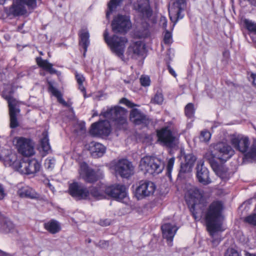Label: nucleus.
<instances>
[{
  "mask_svg": "<svg viewBox=\"0 0 256 256\" xmlns=\"http://www.w3.org/2000/svg\"><path fill=\"white\" fill-rule=\"evenodd\" d=\"M190 210L195 220H200L204 214L206 229L212 238V242L218 244L220 240L214 238L215 234L220 231L222 225L223 204L218 200L214 201L204 210L207 206L202 190L191 186L186 194Z\"/></svg>",
  "mask_w": 256,
  "mask_h": 256,
  "instance_id": "nucleus-1",
  "label": "nucleus"
},
{
  "mask_svg": "<svg viewBox=\"0 0 256 256\" xmlns=\"http://www.w3.org/2000/svg\"><path fill=\"white\" fill-rule=\"evenodd\" d=\"M104 118L111 120L116 130H126L128 128L127 111L120 106H115L108 108L100 114Z\"/></svg>",
  "mask_w": 256,
  "mask_h": 256,
  "instance_id": "nucleus-2",
  "label": "nucleus"
},
{
  "mask_svg": "<svg viewBox=\"0 0 256 256\" xmlns=\"http://www.w3.org/2000/svg\"><path fill=\"white\" fill-rule=\"evenodd\" d=\"M156 142L164 148L172 149L178 146L180 134L176 130L170 126H164L156 131Z\"/></svg>",
  "mask_w": 256,
  "mask_h": 256,
  "instance_id": "nucleus-3",
  "label": "nucleus"
},
{
  "mask_svg": "<svg viewBox=\"0 0 256 256\" xmlns=\"http://www.w3.org/2000/svg\"><path fill=\"white\" fill-rule=\"evenodd\" d=\"M26 6L28 10H34L37 6L36 0H16L10 8H4V10L9 16H22L27 12Z\"/></svg>",
  "mask_w": 256,
  "mask_h": 256,
  "instance_id": "nucleus-4",
  "label": "nucleus"
},
{
  "mask_svg": "<svg viewBox=\"0 0 256 256\" xmlns=\"http://www.w3.org/2000/svg\"><path fill=\"white\" fill-rule=\"evenodd\" d=\"M108 30H106L104 33L106 42L109 46L113 53L123 60L126 44L128 42L127 38L125 36H118L116 34L110 38H108Z\"/></svg>",
  "mask_w": 256,
  "mask_h": 256,
  "instance_id": "nucleus-5",
  "label": "nucleus"
},
{
  "mask_svg": "<svg viewBox=\"0 0 256 256\" xmlns=\"http://www.w3.org/2000/svg\"><path fill=\"white\" fill-rule=\"evenodd\" d=\"M140 170L150 174H158L164 168V163L155 156H146L140 161Z\"/></svg>",
  "mask_w": 256,
  "mask_h": 256,
  "instance_id": "nucleus-6",
  "label": "nucleus"
},
{
  "mask_svg": "<svg viewBox=\"0 0 256 256\" xmlns=\"http://www.w3.org/2000/svg\"><path fill=\"white\" fill-rule=\"evenodd\" d=\"M112 30L114 33L126 34L132 27L129 16L118 14L112 22Z\"/></svg>",
  "mask_w": 256,
  "mask_h": 256,
  "instance_id": "nucleus-7",
  "label": "nucleus"
},
{
  "mask_svg": "<svg viewBox=\"0 0 256 256\" xmlns=\"http://www.w3.org/2000/svg\"><path fill=\"white\" fill-rule=\"evenodd\" d=\"M111 132L110 124L107 120H102L93 123L90 130V134L92 136L100 138L108 136Z\"/></svg>",
  "mask_w": 256,
  "mask_h": 256,
  "instance_id": "nucleus-8",
  "label": "nucleus"
},
{
  "mask_svg": "<svg viewBox=\"0 0 256 256\" xmlns=\"http://www.w3.org/2000/svg\"><path fill=\"white\" fill-rule=\"evenodd\" d=\"M70 194L77 200H86L90 196V190L82 183L73 182L69 185Z\"/></svg>",
  "mask_w": 256,
  "mask_h": 256,
  "instance_id": "nucleus-9",
  "label": "nucleus"
},
{
  "mask_svg": "<svg viewBox=\"0 0 256 256\" xmlns=\"http://www.w3.org/2000/svg\"><path fill=\"white\" fill-rule=\"evenodd\" d=\"M116 175L122 178H128L134 174V166L132 163L126 159L118 160L114 166Z\"/></svg>",
  "mask_w": 256,
  "mask_h": 256,
  "instance_id": "nucleus-10",
  "label": "nucleus"
},
{
  "mask_svg": "<svg viewBox=\"0 0 256 256\" xmlns=\"http://www.w3.org/2000/svg\"><path fill=\"white\" fill-rule=\"evenodd\" d=\"M186 7V0H176L173 6L168 10L170 20L176 24L178 20L184 18L183 12Z\"/></svg>",
  "mask_w": 256,
  "mask_h": 256,
  "instance_id": "nucleus-11",
  "label": "nucleus"
},
{
  "mask_svg": "<svg viewBox=\"0 0 256 256\" xmlns=\"http://www.w3.org/2000/svg\"><path fill=\"white\" fill-rule=\"evenodd\" d=\"M216 158L224 162H226L234 154V151L232 146L226 143L220 142L214 146Z\"/></svg>",
  "mask_w": 256,
  "mask_h": 256,
  "instance_id": "nucleus-12",
  "label": "nucleus"
},
{
  "mask_svg": "<svg viewBox=\"0 0 256 256\" xmlns=\"http://www.w3.org/2000/svg\"><path fill=\"white\" fill-rule=\"evenodd\" d=\"M16 146L18 152L23 156H30L34 154V142L30 138H18Z\"/></svg>",
  "mask_w": 256,
  "mask_h": 256,
  "instance_id": "nucleus-13",
  "label": "nucleus"
},
{
  "mask_svg": "<svg viewBox=\"0 0 256 256\" xmlns=\"http://www.w3.org/2000/svg\"><path fill=\"white\" fill-rule=\"evenodd\" d=\"M133 8L139 12L143 18L151 17L152 10L150 6L149 0H132Z\"/></svg>",
  "mask_w": 256,
  "mask_h": 256,
  "instance_id": "nucleus-14",
  "label": "nucleus"
},
{
  "mask_svg": "<svg viewBox=\"0 0 256 256\" xmlns=\"http://www.w3.org/2000/svg\"><path fill=\"white\" fill-rule=\"evenodd\" d=\"M156 188L154 184L150 181H140L136 189V196L138 199L148 196L154 193Z\"/></svg>",
  "mask_w": 256,
  "mask_h": 256,
  "instance_id": "nucleus-15",
  "label": "nucleus"
},
{
  "mask_svg": "<svg viewBox=\"0 0 256 256\" xmlns=\"http://www.w3.org/2000/svg\"><path fill=\"white\" fill-rule=\"evenodd\" d=\"M40 168V164L35 158H28L21 161L19 172L22 174H31L38 172Z\"/></svg>",
  "mask_w": 256,
  "mask_h": 256,
  "instance_id": "nucleus-16",
  "label": "nucleus"
},
{
  "mask_svg": "<svg viewBox=\"0 0 256 256\" xmlns=\"http://www.w3.org/2000/svg\"><path fill=\"white\" fill-rule=\"evenodd\" d=\"M230 142L236 150L244 154L245 158V154L248 150L250 144L248 138L241 134L234 135L231 138Z\"/></svg>",
  "mask_w": 256,
  "mask_h": 256,
  "instance_id": "nucleus-17",
  "label": "nucleus"
},
{
  "mask_svg": "<svg viewBox=\"0 0 256 256\" xmlns=\"http://www.w3.org/2000/svg\"><path fill=\"white\" fill-rule=\"evenodd\" d=\"M105 193L118 201H121L126 196V188L124 186L114 184L105 188Z\"/></svg>",
  "mask_w": 256,
  "mask_h": 256,
  "instance_id": "nucleus-18",
  "label": "nucleus"
},
{
  "mask_svg": "<svg viewBox=\"0 0 256 256\" xmlns=\"http://www.w3.org/2000/svg\"><path fill=\"white\" fill-rule=\"evenodd\" d=\"M204 160L209 163L212 169L217 175L220 176H222L224 168L216 160V153L213 154L212 151H208L204 154Z\"/></svg>",
  "mask_w": 256,
  "mask_h": 256,
  "instance_id": "nucleus-19",
  "label": "nucleus"
},
{
  "mask_svg": "<svg viewBox=\"0 0 256 256\" xmlns=\"http://www.w3.org/2000/svg\"><path fill=\"white\" fill-rule=\"evenodd\" d=\"M196 177L198 182L204 185H208L212 182L208 169L204 166V162H200L196 166Z\"/></svg>",
  "mask_w": 256,
  "mask_h": 256,
  "instance_id": "nucleus-20",
  "label": "nucleus"
},
{
  "mask_svg": "<svg viewBox=\"0 0 256 256\" xmlns=\"http://www.w3.org/2000/svg\"><path fill=\"white\" fill-rule=\"evenodd\" d=\"M161 229L164 238L166 240L168 245L169 246H172L173 238L178 228L175 226L167 223L162 225Z\"/></svg>",
  "mask_w": 256,
  "mask_h": 256,
  "instance_id": "nucleus-21",
  "label": "nucleus"
},
{
  "mask_svg": "<svg viewBox=\"0 0 256 256\" xmlns=\"http://www.w3.org/2000/svg\"><path fill=\"white\" fill-rule=\"evenodd\" d=\"M130 118L136 125H148L150 122L148 116L137 108H134L130 111Z\"/></svg>",
  "mask_w": 256,
  "mask_h": 256,
  "instance_id": "nucleus-22",
  "label": "nucleus"
},
{
  "mask_svg": "<svg viewBox=\"0 0 256 256\" xmlns=\"http://www.w3.org/2000/svg\"><path fill=\"white\" fill-rule=\"evenodd\" d=\"M144 51V46L140 42H137L128 48L126 54L128 58L137 59L142 56Z\"/></svg>",
  "mask_w": 256,
  "mask_h": 256,
  "instance_id": "nucleus-23",
  "label": "nucleus"
},
{
  "mask_svg": "<svg viewBox=\"0 0 256 256\" xmlns=\"http://www.w3.org/2000/svg\"><path fill=\"white\" fill-rule=\"evenodd\" d=\"M80 170L84 174V179L88 182H94L98 180V176L94 170L90 168L86 162L80 164Z\"/></svg>",
  "mask_w": 256,
  "mask_h": 256,
  "instance_id": "nucleus-24",
  "label": "nucleus"
},
{
  "mask_svg": "<svg viewBox=\"0 0 256 256\" xmlns=\"http://www.w3.org/2000/svg\"><path fill=\"white\" fill-rule=\"evenodd\" d=\"M44 227L50 234H56L62 230L60 223L54 219L46 222L44 224Z\"/></svg>",
  "mask_w": 256,
  "mask_h": 256,
  "instance_id": "nucleus-25",
  "label": "nucleus"
},
{
  "mask_svg": "<svg viewBox=\"0 0 256 256\" xmlns=\"http://www.w3.org/2000/svg\"><path fill=\"white\" fill-rule=\"evenodd\" d=\"M106 148L102 144L92 142L90 147V151L91 155L94 158H98L102 156L105 152Z\"/></svg>",
  "mask_w": 256,
  "mask_h": 256,
  "instance_id": "nucleus-26",
  "label": "nucleus"
},
{
  "mask_svg": "<svg viewBox=\"0 0 256 256\" xmlns=\"http://www.w3.org/2000/svg\"><path fill=\"white\" fill-rule=\"evenodd\" d=\"M79 44L84 48V56H85L88 47L90 44V34L88 30L86 28L82 29L79 32Z\"/></svg>",
  "mask_w": 256,
  "mask_h": 256,
  "instance_id": "nucleus-27",
  "label": "nucleus"
},
{
  "mask_svg": "<svg viewBox=\"0 0 256 256\" xmlns=\"http://www.w3.org/2000/svg\"><path fill=\"white\" fill-rule=\"evenodd\" d=\"M12 92L10 91V94H7L4 92L2 96L4 98L8 101L9 107L10 112H18V110L16 108L18 101L12 96Z\"/></svg>",
  "mask_w": 256,
  "mask_h": 256,
  "instance_id": "nucleus-28",
  "label": "nucleus"
},
{
  "mask_svg": "<svg viewBox=\"0 0 256 256\" xmlns=\"http://www.w3.org/2000/svg\"><path fill=\"white\" fill-rule=\"evenodd\" d=\"M244 24L252 42H256V22L246 19L244 20Z\"/></svg>",
  "mask_w": 256,
  "mask_h": 256,
  "instance_id": "nucleus-29",
  "label": "nucleus"
},
{
  "mask_svg": "<svg viewBox=\"0 0 256 256\" xmlns=\"http://www.w3.org/2000/svg\"><path fill=\"white\" fill-rule=\"evenodd\" d=\"M36 62L40 67L48 72L50 74H55L57 70L52 68V64L50 63L48 60H44L42 58H37Z\"/></svg>",
  "mask_w": 256,
  "mask_h": 256,
  "instance_id": "nucleus-30",
  "label": "nucleus"
},
{
  "mask_svg": "<svg viewBox=\"0 0 256 256\" xmlns=\"http://www.w3.org/2000/svg\"><path fill=\"white\" fill-rule=\"evenodd\" d=\"M22 160H18L16 156H8L4 159V164L12 166L16 170L19 171Z\"/></svg>",
  "mask_w": 256,
  "mask_h": 256,
  "instance_id": "nucleus-31",
  "label": "nucleus"
},
{
  "mask_svg": "<svg viewBox=\"0 0 256 256\" xmlns=\"http://www.w3.org/2000/svg\"><path fill=\"white\" fill-rule=\"evenodd\" d=\"M18 194L22 198H35L38 196V194L34 190L28 186L24 187L20 190Z\"/></svg>",
  "mask_w": 256,
  "mask_h": 256,
  "instance_id": "nucleus-32",
  "label": "nucleus"
},
{
  "mask_svg": "<svg viewBox=\"0 0 256 256\" xmlns=\"http://www.w3.org/2000/svg\"><path fill=\"white\" fill-rule=\"evenodd\" d=\"M48 84L49 91L52 92L53 96L57 98L58 102L65 106H67V103L62 98L60 92L54 86L52 82L48 81Z\"/></svg>",
  "mask_w": 256,
  "mask_h": 256,
  "instance_id": "nucleus-33",
  "label": "nucleus"
},
{
  "mask_svg": "<svg viewBox=\"0 0 256 256\" xmlns=\"http://www.w3.org/2000/svg\"><path fill=\"white\" fill-rule=\"evenodd\" d=\"M123 0H110L108 4V10L106 12V17L108 19L112 12L116 10L118 6H120Z\"/></svg>",
  "mask_w": 256,
  "mask_h": 256,
  "instance_id": "nucleus-34",
  "label": "nucleus"
},
{
  "mask_svg": "<svg viewBox=\"0 0 256 256\" xmlns=\"http://www.w3.org/2000/svg\"><path fill=\"white\" fill-rule=\"evenodd\" d=\"M256 158V140H254L248 150L245 154V158L247 160H254Z\"/></svg>",
  "mask_w": 256,
  "mask_h": 256,
  "instance_id": "nucleus-35",
  "label": "nucleus"
},
{
  "mask_svg": "<svg viewBox=\"0 0 256 256\" xmlns=\"http://www.w3.org/2000/svg\"><path fill=\"white\" fill-rule=\"evenodd\" d=\"M97 199H102L104 198V194L100 188L93 187L90 190V194Z\"/></svg>",
  "mask_w": 256,
  "mask_h": 256,
  "instance_id": "nucleus-36",
  "label": "nucleus"
},
{
  "mask_svg": "<svg viewBox=\"0 0 256 256\" xmlns=\"http://www.w3.org/2000/svg\"><path fill=\"white\" fill-rule=\"evenodd\" d=\"M43 135L44 137L40 140L41 148L44 152H48L50 148L49 140L47 134H44Z\"/></svg>",
  "mask_w": 256,
  "mask_h": 256,
  "instance_id": "nucleus-37",
  "label": "nucleus"
},
{
  "mask_svg": "<svg viewBox=\"0 0 256 256\" xmlns=\"http://www.w3.org/2000/svg\"><path fill=\"white\" fill-rule=\"evenodd\" d=\"M184 162L188 165L193 167L196 160V157L192 154H188L184 156Z\"/></svg>",
  "mask_w": 256,
  "mask_h": 256,
  "instance_id": "nucleus-38",
  "label": "nucleus"
},
{
  "mask_svg": "<svg viewBox=\"0 0 256 256\" xmlns=\"http://www.w3.org/2000/svg\"><path fill=\"white\" fill-rule=\"evenodd\" d=\"M16 112H10V126L11 128H16L18 126V123L16 118Z\"/></svg>",
  "mask_w": 256,
  "mask_h": 256,
  "instance_id": "nucleus-39",
  "label": "nucleus"
},
{
  "mask_svg": "<svg viewBox=\"0 0 256 256\" xmlns=\"http://www.w3.org/2000/svg\"><path fill=\"white\" fill-rule=\"evenodd\" d=\"M185 114L189 118H191L194 114V104L192 103L188 104L185 107Z\"/></svg>",
  "mask_w": 256,
  "mask_h": 256,
  "instance_id": "nucleus-40",
  "label": "nucleus"
},
{
  "mask_svg": "<svg viewBox=\"0 0 256 256\" xmlns=\"http://www.w3.org/2000/svg\"><path fill=\"white\" fill-rule=\"evenodd\" d=\"M192 166L188 165L186 162H184L181 164L180 170H179L178 176L182 174L190 172L192 170Z\"/></svg>",
  "mask_w": 256,
  "mask_h": 256,
  "instance_id": "nucleus-41",
  "label": "nucleus"
},
{
  "mask_svg": "<svg viewBox=\"0 0 256 256\" xmlns=\"http://www.w3.org/2000/svg\"><path fill=\"white\" fill-rule=\"evenodd\" d=\"M163 100L164 98L162 94L161 93L157 92L151 100V102L154 104H160L163 102Z\"/></svg>",
  "mask_w": 256,
  "mask_h": 256,
  "instance_id": "nucleus-42",
  "label": "nucleus"
},
{
  "mask_svg": "<svg viewBox=\"0 0 256 256\" xmlns=\"http://www.w3.org/2000/svg\"><path fill=\"white\" fill-rule=\"evenodd\" d=\"M175 158L172 157L170 158L168 162L167 166H166V174L168 177L171 176V172L172 170V168L174 164Z\"/></svg>",
  "mask_w": 256,
  "mask_h": 256,
  "instance_id": "nucleus-43",
  "label": "nucleus"
},
{
  "mask_svg": "<svg viewBox=\"0 0 256 256\" xmlns=\"http://www.w3.org/2000/svg\"><path fill=\"white\" fill-rule=\"evenodd\" d=\"M211 136L210 133L208 131H202L200 133V140L202 142H208Z\"/></svg>",
  "mask_w": 256,
  "mask_h": 256,
  "instance_id": "nucleus-44",
  "label": "nucleus"
},
{
  "mask_svg": "<svg viewBox=\"0 0 256 256\" xmlns=\"http://www.w3.org/2000/svg\"><path fill=\"white\" fill-rule=\"evenodd\" d=\"M244 221L250 224L256 226V214H254L246 217Z\"/></svg>",
  "mask_w": 256,
  "mask_h": 256,
  "instance_id": "nucleus-45",
  "label": "nucleus"
},
{
  "mask_svg": "<svg viewBox=\"0 0 256 256\" xmlns=\"http://www.w3.org/2000/svg\"><path fill=\"white\" fill-rule=\"evenodd\" d=\"M120 103L124 104L130 108H132L135 106H136V104H134L133 102H132L124 98H122V99L120 100Z\"/></svg>",
  "mask_w": 256,
  "mask_h": 256,
  "instance_id": "nucleus-46",
  "label": "nucleus"
},
{
  "mask_svg": "<svg viewBox=\"0 0 256 256\" xmlns=\"http://www.w3.org/2000/svg\"><path fill=\"white\" fill-rule=\"evenodd\" d=\"M150 79L148 76H142L140 78L141 84L144 86H147L150 84Z\"/></svg>",
  "mask_w": 256,
  "mask_h": 256,
  "instance_id": "nucleus-47",
  "label": "nucleus"
},
{
  "mask_svg": "<svg viewBox=\"0 0 256 256\" xmlns=\"http://www.w3.org/2000/svg\"><path fill=\"white\" fill-rule=\"evenodd\" d=\"M54 160L46 159L45 161L44 166L47 169H52L54 166Z\"/></svg>",
  "mask_w": 256,
  "mask_h": 256,
  "instance_id": "nucleus-48",
  "label": "nucleus"
},
{
  "mask_svg": "<svg viewBox=\"0 0 256 256\" xmlns=\"http://www.w3.org/2000/svg\"><path fill=\"white\" fill-rule=\"evenodd\" d=\"M172 34L168 31H166L164 36V41L166 44H169L172 42Z\"/></svg>",
  "mask_w": 256,
  "mask_h": 256,
  "instance_id": "nucleus-49",
  "label": "nucleus"
},
{
  "mask_svg": "<svg viewBox=\"0 0 256 256\" xmlns=\"http://www.w3.org/2000/svg\"><path fill=\"white\" fill-rule=\"evenodd\" d=\"M6 196V193L3 184H0V200H2Z\"/></svg>",
  "mask_w": 256,
  "mask_h": 256,
  "instance_id": "nucleus-50",
  "label": "nucleus"
},
{
  "mask_svg": "<svg viewBox=\"0 0 256 256\" xmlns=\"http://www.w3.org/2000/svg\"><path fill=\"white\" fill-rule=\"evenodd\" d=\"M109 242L106 240H100L98 244V246L102 248H106L108 246Z\"/></svg>",
  "mask_w": 256,
  "mask_h": 256,
  "instance_id": "nucleus-51",
  "label": "nucleus"
},
{
  "mask_svg": "<svg viewBox=\"0 0 256 256\" xmlns=\"http://www.w3.org/2000/svg\"><path fill=\"white\" fill-rule=\"evenodd\" d=\"M226 256H241L238 252H237L234 249H231L229 252H228Z\"/></svg>",
  "mask_w": 256,
  "mask_h": 256,
  "instance_id": "nucleus-52",
  "label": "nucleus"
},
{
  "mask_svg": "<svg viewBox=\"0 0 256 256\" xmlns=\"http://www.w3.org/2000/svg\"><path fill=\"white\" fill-rule=\"evenodd\" d=\"M76 78L78 84H82L83 83V82L84 80V78L82 74H76Z\"/></svg>",
  "mask_w": 256,
  "mask_h": 256,
  "instance_id": "nucleus-53",
  "label": "nucleus"
},
{
  "mask_svg": "<svg viewBox=\"0 0 256 256\" xmlns=\"http://www.w3.org/2000/svg\"><path fill=\"white\" fill-rule=\"evenodd\" d=\"M249 80L250 81L252 84L256 88V74L252 73L249 77Z\"/></svg>",
  "mask_w": 256,
  "mask_h": 256,
  "instance_id": "nucleus-54",
  "label": "nucleus"
},
{
  "mask_svg": "<svg viewBox=\"0 0 256 256\" xmlns=\"http://www.w3.org/2000/svg\"><path fill=\"white\" fill-rule=\"evenodd\" d=\"M99 224L102 226H106L110 224V220L108 219L100 220L99 222Z\"/></svg>",
  "mask_w": 256,
  "mask_h": 256,
  "instance_id": "nucleus-55",
  "label": "nucleus"
},
{
  "mask_svg": "<svg viewBox=\"0 0 256 256\" xmlns=\"http://www.w3.org/2000/svg\"><path fill=\"white\" fill-rule=\"evenodd\" d=\"M78 84V86H79V90L84 93V97L86 98V88H85L84 87V85H83V83H82L81 84Z\"/></svg>",
  "mask_w": 256,
  "mask_h": 256,
  "instance_id": "nucleus-56",
  "label": "nucleus"
},
{
  "mask_svg": "<svg viewBox=\"0 0 256 256\" xmlns=\"http://www.w3.org/2000/svg\"><path fill=\"white\" fill-rule=\"evenodd\" d=\"M168 69L169 70L170 73L174 77H176V74L174 70L170 66H168Z\"/></svg>",
  "mask_w": 256,
  "mask_h": 256,
  "instance_id": "nucleus-57",
  "label": "nucleus"
},
{
  "mask_svg": "<svg viewBox=\"0 0 256 256\" xmlns=\"http://www.w3.org/2000/svg\"><path fill=\"white\" fill-rule=\"evenodd\" d=\"M250 4L256 7V0H247Z\"/></svg>",
  "mask_w": 256,
  "mask_h": 256,
  "instance_id": "nucleus-58",
  "label": "nucleus"
},
{
  "mask_svg": "<svg viewBox=\"0 0 256 256\" xmlns=\"http://www.w3.org/2000/svg\"><path fill=\"white\" fill-rule=\"evenodd\" d=\"M245 256H256V254H251L248 252H245Z\"/></svg>",
  "mask_w": 256,
  "mask_h": 256,
  "instance_id": "nucleus-59",
  "label": "nucleus"
},
{
  "mask_svg": "<svg viewBox=\"0 0 256 256\" xmlns=\"http://www.w3.org/2000/svg\"><path fill=\"white\" fill-rule=\"evenodd\" d=\"M0 256H13L9 254L4 252L2 251Z\"/></svg>",
  "mask_w": 256,
  "mask_h": 256,
  "instance_id": "nucleus-60",
  "label": "nucleus"
},
{
  "mask_svg": "<svg viewBox=\"0 0 256 256\" xmlns=\"http://www.w3.org/2000/svg\"><path fill=\"white\" fill-rule=\"evenodd\" d=\"M6 0H0V4H3L5 2Z\"/></svg>",
  "mask_w": 256,
  "mask_h": 256,
  "instance_id": "nucleus-61",
  "label": "nucleus"
},
{
  "mask_svg": "<svg viewBox=\"0 0 256 256\" xmlns=\"http://www.w3.org/2000/svg\"><path fill=\"white\" fill-rule=\"evenodd\" d=\"M24 24H22L21 26H18V30L21 29L22 28V27L23 26Z\"/></svg>",
  "mask_w": 256,
  "mask_h": 256,
  "instance_id": "nucleus-62",
  "label": "nucleus"
},
{
  "mask_svg": "<svg viewBox=\"0 0 256 256\" xmlns=\"http://www.w3.org/2000/svg\"><path fill=\"white\" fill-rule=\"evenodd\" d=\"M98 116V114L97 113H94L93 114V116Z\"/></svg>",
  "mask_w": 256,
  "mask_h": 256,
  "instance_id": "nucleus-63",
  "label": "nucleus"
},
{
  "mask_svg": "<svg viewBox=\"0 0 256 256\" xmlns=\"http://www.w3.org/2000/svg\"><path fill=\"white\" fill-rule=\"evenodd\" d=\"M84 126L82 125L81 128H80L81 130H82L84 129Z\"/></svg>",
  "mask_w": 256,
  "mask_h": 256,
  "instance_id": "nucleus-64",
  "label": "nucleus"
}]
</instances>
